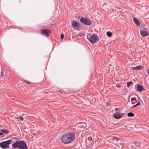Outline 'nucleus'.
Wrapping results in <instances>:
<instances>
[{"mask_svg": "<svg viewBox=\"0 0 149 149\" xmlns=\"http://www.w3.org/2000/svg\"><path fill=\"white\" fill-rule=\"evenodd\" d=\"M75 138V135L74 133L70 132L63 135L61 137V140L62 143L68 144L73 141Z\"/></svg>", "mask_w": 149, "mask_h": 149, "instance_id": "1", "label": "nucleus"}, {"mask_svg": "<svg viewBox=\"0 0 149 149\" xmlns=\"http://www.w3.org/2000/svg\"><path fill=\"white\" fill-rule=\"evenodd\" d=\"M14 148L19 149H28V147L25 141L24 140H18L15 141L12 145Z\"/></svg>", "mask_w": 149, "mask_h": 149, "instance_id": "2", "label": "nucleus"}, {"mask_svg": "<svg viewBox=\"0 0 149 149\" xmlns=\"http://www.w3.org/2000/svg\"><path fill=\"white\" fill-rule=\"evenodd\" d=\"M87 38L91 43H95L96 41L98 39V37L97 35L93 33L92 35L91 36L90 34H88Z\"/></svg>", "mask_w": 149, "mask_h": 149, "instance_id": "3", "label": "nucleus"}, {"mask_svg": "<svg viewBox=\"0 0 149 149\" xmlns=\"http://www.w3.org/2000/svg\"><path fill=\"white\" fill-rule=\"evenodd\" d=\"M13 141L12 139H9L6 141H4L0 143V147L3 149L8 148H9V145Z\"/></svg>", "mask_w": 149, "mask_h": 149, "instance_id": "4", "label": "nucleus"}, {"mask_svg": "<svg viewBox=\"0 0 149 149\" xmlns=\"http://www.w3.org/2000/svg\"><path fill=\"white\" fill-rule=\"evenodd\" d=\"M80 22L82 24L88 26L92 24L91 21L87 17L84 18L81 17L80 18Z\"/></svg>", "mask_w": 149, "mask_h": 149, "instance_id": "5", "label": "nucleus"}, {"mask_svg": "<svg viewBox=\"0 0 149 149\" xmlns=\"http://www.w3.org/2000/svg\"><path fill=\"white\" fill-rule=\"evenodd\" d=\"M51 31L48 29H43L41 30V34L45 36L48 37L49 34L51 33Z\"/></svg>", "mask_w": 149, "mask_h": 149, "instance_id": "6", "label": "nucleus"}, {"mask_svg": "<svg viewBox=\"0 0 149 149\" xmlns=\"http://www.w3.org/2000/svg\"><path fill=\"white\" fill-rule=\"evenodd\" d=\"M71 24L72 27L76 30H77L80 27L79 23L76 21H72Z\"/></svg>", "mask_w": 149, "mask_h": 149, "instance_id": "7", "label": "nucleus"}, {"mask_svg": "<svg viewBox=\"0 0 149 149\" xmlns=\"http://www.w3.org/2000/svg\"><path fill=\"white\" fill-rule=\"evenodd\" d=\"M124 115V114L123 113H120L118 112L116 113L114 115V117L116 119H118L120 118Z\"/></svg>", "mask_w": 149, "mask_h": 149, "instance_id": "8", "label": "nucleus"}, {"mask_svg": "<svg viewBox=\"0 0 149 149\" xmlns=\"http://www.w3.org/2000/svg\"><path fill=\"white\" fill-rule=\"evenodd\" d=\"M140 32L141 35L143 37L149 35L148 33L146 31L142 30H140Z\"/></svg>", "mask_w": 149, "mask_h": 149, "instance_id": "9", "label": "nucleus"}, {"mask_svg": "<svg viewBox=\"0 0 149 149\" xmlns=\"http://www.w3.org/2000/svg\"><path fill=\"white\" fill-rule=\"evenodd\" d=\"M137 90L138 91L141 92L144 90V88L142 85L138 84L137 85Z\"/></svg>", "mask_w": 149, "mask_h": 149, "instance_id": "10", "label": "nucleus"}, {"mask_svg": "<svg viewBox=\"0 0 149 149\" xmlns=\"http://www.w3.org/2000/svg\"><path fill=\"white\" fill-rule=\"evenodd\" d=\"M143 67L141 65L136 66L135 67H131L134 70H141Z\"/></svg>", "mask_w": 149, "mask_h": 149, "instance_id": "11", "label": "nucleus"}, {"mask_svg": "<svg viewBox=\"0 0 149 149\" xmlns=\"http://www.w3.org/2000/svg\"><path fill=\"white\" fill-rule=\"evenodd\" d=\"M133 19L134 22L138 26H139L140 24L139 21L135 18H133Z\"/></svg>", "mask_w": 149, "mask_h": 149, "instance_id": "12", "label": "nucleus"}, {"mask_svg": "<svg viewBox=\"0 0 149 149\" xmlns=\"http://www.w3.org/2000/svg\"><path fill=\"white\" fill-rule=\"evenodd\" d=\"M0 132H1L2 133H5L7 134H8V131L7 130L2 129L0 130Z\"/></svg>", "mask_w": 149, "mask_h": 149, "instance_id": "13", "label": "nucleus"}, {"mask_svg": "<svg viewBox=\"0 0 149 149\" xmlns=\"http://www.w3.org/2000/svg\"><path fill=\"white\" fill-rule=\"evenodd\" d=\"M127 116L128 117H133L134 116V113L132 112H129L127 114Z\"/></svg>", "mask_w": 149, "mask_h": 149, "instance_id": "14", "label": "nucleus"}, {"mask_svg": "<svg viewBox=\"0 0 149 149\" xmlns=\"http://www.w3.org/2000/svg\"><path fill=\"white\" fill-rule=\"evenodd\" d=\"M107 35L108 37H111L112 36V33L110 31H108L107 33Z\"/></svg>", "mask_w": 149, "mask_h": 149, "instance_id": "15", "label": "nucleus"}, {"mask_svg": "<svg viewBox=\"0 0 149 149\" xmlns=\"http://www.w3.org/2000/svg\"><path fill=\"white\" fill-rule=\"evenodd\" d=\"M133 82L132 81H130L127 83V87H129L132 84Z\"/></svg>", "mask_w": 149, "mask_h": 149, "instance_id": "16", "label": "nucleus"}, {"mask_svg": "<svg viewBox=\"0 0 149 149\" xmlns=\"http://www.w3.org/2000/svg\"><path fill=\"white\" fill-rule=\"evenodd\" d=\"M16 119H19L21 120H23V118L22 116H19L16 118Z\"/></svg>", "mask_w": 149, "mask_h": 149, "instance_id": "17", "label": "nucleus"}, {"mask_svg": "<svg viewBox=\"0 0 149 149\" xmlns=\"http://www.w3.org/2000/svg\"><path fill=\"white\" fill-rule=\"evenodd\" d=\"M136 99L135 97H132L131 98V102H134V101H136Z\"/></svg>", "mask_w": 149, "mask_h": 149, "instance_id": "18", "label": "nucleus"}, {"mask_svg": "<svg viewBox=\"0 0 149 149\" xmlns=\"http://www.w3.org/2000/svg\"><path fill=\"white\" fill-rule=\"evenodd\" d=\"M119 144L121 146V147H120L121 148V149H123V148L124 147V143H119Z\"/></svg>", "mask_w": 149, "mask_h": 149, "instance_id": "19", "label": "nucleus"}, {"mask_svg": "<svg viewBox=\"0 0 149 149\" xmlns=\"http://www.w3.org/2000/svg\"><path fill=\"white\" fill-rule=\"evenodd\" d=\"M23 81H24L26 83H27L29 84H32L31 83L29 82V81H27L25 80H23Z\"/></svg>", "mask_w": 149, "mask_h": 149, "instance_id": "20", "label": "nucleus"}, {"mask_svg": "<svg viewBox=\"0 0 149 149\" xmlns=\"http://www.w3.org/2000/svg\"><path fill=\"white\" fill-rule=\"evenodd\" d=\"M111 137L115 139H117V140H118L119 139L118 138V137H117L112 136H111Z\"/></svg>", "mask_w": 149, "mask_h": 149, "instance_id": "21", "label": "nucleus"}, {"mask_svg": "<svg viewBox=\"0 0 149 149\" xmlns=\"http://www.w3.org/2000/svg\"><path fill=\"white\" fill-rule=\"evenodd\" d=\"M116 87L117 88H120V87L121 86L119 84H116Z\"/></svg>", "mask_w": 149, "mask_h": 149, "instance_id": "22", "label": "nucleus"}, {"mask_svg": "<svg viewBox=\"0 0 149 149\" xmlns=\"http://www.w3.org/2000/svg\"><path fill=\"white\" fill-rule=\"evenodd\" d=\"M64 37V35L63 34H62L61 35V39H63Z\"/></svg>", "mask_w": 149, "mask_h": 149, "instance_id": "23", "label": "nucleus"}, {"mask_svg": "<svg viewBox=\"0 0 149 149\" xmlns=\"http://www.w3.org/2000/svg\"><path fill=\"white\" fill-rule=\"evenodd\" d=\"M82 126L84 127H86V124L84 123H82Z\"/></svg>", "mask_w": 149, "mask_h": 149, "instance_id": "24", "label": "nucleus"}, {"mask_svg": "<svg viewBox=\"0 0 149 149\" xmlns=\"http://www.w3.org/2000/svg\"><path fill=\"white\" fill-rule=\"evenodd\" d=\"M132 143H133L134 144H135L136 143V141H133L132 142Z\"/></svg>", "mask_w": 149, "mask_h": 149, "instance_id": "25", "label": "nucleus"}, {"mask_svg": "<svg viewBox=\"0 0 149 149\" xmlns=\"http://www.w3.org/2000/svg\"><path fill=\"white\" fill-rule=\"evenodd\" d=\"M140 105V103L139 102V101L138 102V103L136 104V105H137V106H139V105Z\"/></svg>", "mask_w": 149, "mask_h": 149, "instance_id": "26", "label": "nucleus"}, {"mask_svg": "<svg viewBox=\"0 0 149 149\" xmlns=\"http://www.w3.org/2000/svg\"><path fill=\"white\" fill-rule=\"evenodd\" d=\"M131 149H136L133 146H131Z\"/></svg>", "mask_w": 149, "mask_h": 149, "instance_id": "27", "label": "nucleus"}, {"mask_svg": "<svg viewBox=\"0 0 149 149\" xmlns=\"http://www.w3.org/2000/svg\"><path fill=\"white\" fill-rule=\"evenodd\" d=\"M137 106V105H136V104L134 106H132V107H136Z\"/></svg>", "mask_w": 149, "mask_h": 149, "instance_id": "28", "label": "nucleus"}, {"mask_svg": "<svg viewBox=\"0 0 149 149\" xmlns=\"http://www.w3.org/2000/svg\"><path fill=\"white\" fill-rule=\"evenodd\" d=\"M140 146H141V145L139 143V144H138L137 145V146H138V147H140Z\"/></svg>", "mask_w": 149, "mask_h": 149, "instance_id": "29", "label": "nucleus"}, {"mask_svg": "<svg viewBox=\"0 0 149 149\" xmlns=\"http://www.w3.org/2000/svg\"><path fill=\"white\" fill-rule=\"evenodd\" d=\"M119 109V108H115V111H117Z\"/></svg>", "mask_w": 149, "mask_h": 149, "instance_id": "30", "label": "nucleus"}, {"mask_svg": "<svg viewBox=\"0 0 149 149\" xmlns=\"http://www.w3.org/2000/svg\"><path fill=\"white\" fill-rule=\"evenodd\" d=\"M147 72L148 75H149V69L147 71Z\"/></svg>", "mask_w": 149, "mask_h": 149, "instance_id": "31", "label": "nucleus"}, {"mask_svg": "<svg viewBox=\"0 0 149 149\" xmlns=\"http://www.w3.org/2000/svg\"><path fill=\"white\" fill-rule=\"evenodd\" d=\"M123 126V125H121V126ZM120 126H121V125H118V126L116 127L117 128H118V127H120Z\"/></svg>", "mask_w": 149, "mask_h": 149, "instance_id": "32", "label": "nucleus"}, {"mask_svg": "<svg viewBox=\"0 0 149 149\" xmlns=\"http://www.w3.org/2000/svg\"><path fill=\"white\" fill-rule=\"evenodd\" d=\"M3 134L1 132H0V136L2 135Z\"/></svg>", "mask_w": 149, "mask_h": 149, "instance_id": "33", "label": "nucleus"}, {"mask_svg": "<svg viewBox=\"0 0 149 149\" xmlns=\"http://www.w3.org/2000/svg\"><path fill=\"white\" fill-rule=\"evenodd\" d=\"M3 76V74L2 72H1V76Z\"/></svg>", "mask_w": 149, "mask_h": 149, "instance_id": "34", "label": "nucleus"}, {"mask_svg": "<svg viewBox=\"0 0 149 149\" xmlns=\"http://www.w3.org/2000/svg\"><path fill=\"white\" fill-rule=\"evenodd\" d=\"M56 103L55 102H54V104H57V103Z\"/></svg>", "mask_w": 149, "mask_h": 149, "instance_id": "35", "label": "nucleus"}, {"mask_svg": "<svg viewBox=\"0 0 149 149\" xmlns=\"http://www.w3.org/2000/svg\"><path fill=\"white\" fill-rule=\"evenodd\" d=\"M33 135H34V136H35V135H36V133H34L33 134Z\"/></svg>", "mask_w": 149, "mask_h": 149, "instance_id": "36", "label": "nucleus"}, {"mask_svg": "<svg viewBox=\"0 0 149 149\" xmlns=\"http://www.w3.org/2000/svg\"><path fill=\"white\" fill-rule=\"evenodd\" d=\"M7 29H8V30L10 29V28H8V27H7Z\"/></svg>", "mask_w": 149, "mask_h": 149, "instance_id": "37", "label": "nucleus"}, {"mask_svg": "<svg viewBox=\"0 0 149 149\" xmlns=\"http://www.w3.org/2000/svg\"><path fill=\"white\" fill-rule=\"evenodd\" d=\"M125 127H127V125H125Z\"/></svg>", "mask_w": 149, "mask_h": 149, "instance_id": "38", "label": "nucleus"}, {"mask_svg": "<svg viewBox=\"0 0 149 149\" xmlns=\"http://www.w3.org/2000/svg\"><path fill=\"white\" fill-rule=\"evenodd\" d=\"M123 128L121 127V128H121V129H122V128Z\"/></svg>", "mask_w": 149, "mask_h": 149, "instance_id": "39", "label": "nucleus"}]
</instances>
